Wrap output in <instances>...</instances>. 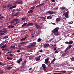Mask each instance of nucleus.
<instances>
[{"instance_id":"nucleus-13","label":"nucleus","mask_w":74,"mask_h":74,"mask_svg":"<svg viewBox=\"0 0 74 74\" xmlns=\"http://www.w3.org/2000/svg\"><path fill=\"white\" fill-rule=\"evenodd\" d=\"M3 29L4 30V33H7V29L6 28H3Z\"/></svg>"},{"instance_id":"nucleus-14","label":"nucleus","mask_w":74,"mask_h":74,"mask_svg":"<svg viewBox=\"0 0 74 74\" xmlns=\"http://www.w3.org/2000/svg\"><path fill=\"white\" fill-rule=\"evenodd\" d=\"M52 18V16H51V15L48 16L47 17V19H51Z\"/></svg>"},{"instance_id":"nucleus-62","label":"nucleus","mask_w":74,"mask_h":74,"mask_svg":"<svg viewBox=\"0 0 74 74\" xmlns=\"http://www.w3.org/2000/svg\"><path fill=\"white\" fill-rule=\"evenodd\" d=\"M40 52H42V50L41 49L40 51Z\"/></svg>"},{"instance_id":"nucleus-64","label":"nucleus","mask_w":74,"mask_h":74,"mask_svg":"<svg viewBox=\"0 0 74 74\" xmlns=\"http://www.w3.org/2000/svg\"><path fill=\"white\" fill-rule=\"evenodd\" d=\"M3 66H6V64H3Z\"/></svg>"},{"instance_id":"nucleus-44","label":"nucleus","mask_w":74,"mask_h":74,"mask_svg":"<svg viewBox=\"0 0 74 74\" xmlns=\"http://www.w3.org/2000/svg\"><path fill=\"white\" fill-rule=\"evenodd\" d=\"M69 48H68L67 47L66 49H65V52H66L67 51V50H69Z\"/></svg>"},{"instance_id":"nucleus-7","label":"nucleus","mask_w":74,"mask_h":74,"mask_svg":"<svg viewBox=\"0 0 74 74\" xmlns=\"http://www.w3.org/2000/svg\"><path fill=\"white\" fill-rule=\"evenodd\" d=\"M42 67H43V68L44 70H45V69L46 68V66L45 65V64H43L42 65Z\"/></svg>"},{"instance_id":"nucleus-53","label":"nucleus","mask_w":74,"mask_h":74,"mask_svg":"<svg viewBox=\"0 0 74 74\" xmlns=\"http://www.w3.org/2000/svg\"><path fill=\"white\" fill-rule=\"evenodd\" d=\"M46 46L48 47H49V44H46Z\"/></svg>"},{"instance_id":"nucleus-48","label":"nucleus","mask_w":74,"mask_h":74,"mask_svg":"<svg viewBox=\"0 0 74 74\" xmlns=\"http://www.w3.org/2000/svg\"><path fill=\"white\" fill-rule=\"evenodd\" d=\"M12 8H13V7H12V6L11 7H10L9 9V10H11V9H12Z\"/></svg>"},{"instance_id":"nucleus-8","label":"nucleus","mask_w":74,"mask_h":74,"mask_svg":"<svg viewBox=\"0 0 74 74\" xmlns=\"http://www.w3.org/2000/svg\"><path fill=\"white\" fill-rule=\"evenodd\" d=\"M48 60H49V59L48 58H47L45 60V62L46 64H48Z\"/></svg>"},{"instance_id":"nucleus-35","label":"nucleus","mask_w":74,"mask_h":74,"mask_svg":"<svg viewBox=\"0 0 74 74\" xmlns=\"http://www.w3.org/2000/svg\"><path fill=\"white\" fill-rule=\"evenodd\" d=\"M22 58H20L19 59V60L20 61V62H22Z\"/></svg>"},{"instance_id":"nucleus-40","label":"nucleus","mask_w":74,"mask_h":74,"mask_svg":"<svg viewBox=\"0 0 74 74\" xmlns=\"http://www.w3.org/2000/svg\"><path fill=\"white\" fill-rule=\"evenodd\" d=\"M62 10H66V8L64 7H62Z\"/></svg>"},{"instance_id":"nucleus-42","label":"nucleus","mask_w":74,"mask_h":74,"mask_svg":"<svg viewBox=\"0 0 74 74\" xmlns=\"http://www.w3.org/2000/svg\"><path fill=\"white\" fill-rule=\"evenodd\" d=\"M54 73H60V71H54Z\"/></svg>"},{"instance_id":"nucleus-2","label":"nucleus","mask_w":74,"mask_h":74,"mask_svg":"<svg viewBox=\"0 0 74 74\" xmlns=\"http://www.w3.org/2000/svg\"><path fill=\"white\" fill-rule=\"evenodd\" d=\"M59 27H56L54 29L52 30V32L53 33H55L58 32V30H59Z\"/></svg>"},{"instance_id":"nucleus-21","label":"nucleus","mask_w":74,"mask_h":74,"mask_svg":"<svg viewBox=\"0 0 74 74\" xmlns=\"http://www.w3.org/2000/svg\"><path fill=\"white\" fill-rule=\"evenodd\" d=\"M13 21L14 22H15V21H19V19H18V18H15L14 19H13Z\"/></svg>"},{"instance_id":"nucleus-16","label":"nucleus","mask_w":74,"mask_h":74,"mask_svg":"<svg viewBox=\"0 0 74 74\" xmlns=\"http://www.w3.org/2000/svg\"><path fill=\"white\" fill-rule=\"evenodd\" d=\"M8 37V36H5L4 37L2 38V39H3V40H4V39H6V38H7Z\"/></svg>"},{"instance_id":"nucleus-25","label":"nucleus","mask_w":74,"mask_h":74,"mask_svg":"<svg viewBox=\"0 0 74 74\" xmlns=\"http://www.w3.org/2000/svg\"><path fill=\"white\" fill-rule=\"evenodd\" d=\"M1 16V14H0V19H2V18H5V17L3 16Z\"/></svg>"},{"instance_id":"nucleus-15","label":"nucleus","mask_w":74,"mask_h":74,"mask_svg":"<svg viewBox=\"0 0 74 74\" xmlns=\"http://www.w3.org/2000/svg\"><path fill=\"white\" fill-rule=\"evenodd\" d=\"M10 48H12V49H15V48H16V47L14 46H10Z\"/></svg>"},{"instance_id":"nucleus-11","label":"nucleus","mask_w":74,"mask_h":74,"mask_svg":"<svg viewBox=\"0 0 74 74\" xmlns=\"http://www.w3.org/2000/svg\"><path fill=\"white\" fill-rule=\"evenodd\" d=\"M19 0H18L17 2V3L18 4H22V1H18Z\"/></svg>"},{"instance_id":"nucleus-55","label":"nucleus","mask_w":74,"mask_h":74,"mask_svg":"<svg viewBox=\"0 0 74 74\" xmlns=\"http://www.w3.org/2000/svg\"><path fill=\"white\" fill-rule=\"evenodd\" d=\"M9 56H10L12 57L13 56V55H12V54H10L9 55Z\"/></svg>"},{"instance_id":"nucleus-27","label":"nucleus","mask_w":74,"mask_h":74,"mask_svg":"<svg viewBox=\"0 0 74 74\" xmlns=\"http://www.w3.org/2000/svg\"><path fill=\"white\" fill-rule=\"evenodd\" d=\"M15 23V22H14L13 21L10 22V24L11 25H13L14 23Z\"/></svg>"},{"instance_id":"nucleus-18","label":"nucleus","mask_w":74,"mask_h":74,"mask_svg":"<svg viewBox=\"0 0 74 74\" xmlns=\"http://www.w3.org/2000/svg\"><path fill=\"white\" fill-rule=\"evenodd\" d=\"M60 18H58L56 19V22H58V21H60Z\"/></svg>"},{"instance_id":"nucleus-47","label":"nucleus","mask_w":74,"mask_h":74,"mask_svg":"<svg viewBox=\"0 0 74 74\" xmlns=\"http://www.w3.org/2000/svg\"><path fill=\"white\" fill-rule=\"evenodd\" d=\"M16 6V5H15L12 6V7H13V8H15Z\"/></svg>"},{"instance_id":"nucleus-12","label":"nucleus","mask_w":74,"mask_h":74,"mask_svg":"<svg viewBox=\"0 0 74 74\" xmlns=\"http://www.w3.org/2000/svg\"><path fill=\"white\" fill-rule=\"evenodd\" d=\"M7 45H5L1 47V48L2 49H4L5 48H7Z\"/></svg>"},{"instance_id":"nucleus-38","label":"nucleus","mask_w":74,"mask_h":74,"mask_svg":"<svg viewBox=\"0 0 74 74\" xmlns=\"http://www.w3.org/2000/svg\"><path fill=\"white\" fill-rule=\"evenodd\" d=\"M59 52V51H58L57 50L54 53H57Z\"/></svg>"},{"instance_id":"nucleus-57","label":"nucleus","mask_w":74,"mask_h":74,"mask_svg":"<svg viewBox=\"0 0 74 74\" xmlns=\"http://www.w3.org/2000/svg\"><path fill=\"white\" fill-rule=\"evenodd\" d=\"M22 66H25V64L24 63H23L22 64Z\"/></svg>"},{"instance_id":"nucleus-17","label":"nucleus","mask_w":74,"mask_h":74,"mask_svg":"<svg viewBox=\"0 0 74 74\" xmlns=\"http://www.w3.org/2000/svg\"><path fill=\"white\" fill-rule=\"evenodd\" d=\"M26 38H27V37H26V36H25V38H24L23 39H21L20 40L21 41H23V40H26Z\"/></svg>"},{"instance_id":"nucleus-60","label":"nucleus","mask_w":74,"mask_h":74,"mask_svg":"<svg viewBox=\"0 0 74 74\" xmlns=\"http://www.w3.org/2000/svg\"><path fill=\"white\" fill-rule=\"evenodd\" d=\"M2 33V32H3L4 33V31L3 30H0V32Z\"/></svg>"},{"instance_id":"nucleus-1","label":"nucleus","mask_w":74,"mask_h":74,"mask_svg":"<svg viewBox=\"0 0 74 74\" xmlns=\"http://www.w3.org/2000/svg\"><path fill=\"white\" fill-rule=\"evenodd\" d=\"M34 25V23H26L23 24L21 25V26L22 27H25V26L28 27L29 26H32V25Z\"/></svg>"},{"instance_id":"nucleus-61","label":"nucleus","mask_w":74,"mask_h":74,"mask_svg":"<svg viewBox=\"0 0 74 74\" xmlns=\"http://www.w3.org/2000/svg\"><path fill=\"white\" fill-rule=\"evenodd\" d=\"M68 15H69V14H66V13H65V16H68Z\"/></svg>"},{"instance_id":"nucleus-28","label":"nucleus","mask_w":74,"mask_h":74,"mask_svg":"<svg viewBox=\"0 0 74 74\" xmlns=\"http://www.w3.org/2000/svg\"><path fill=\"white\" fill-rule=\"evenodd\" d=\"M66 72H67V71H60V73H66Z\"/></svg>"},{"instance_id":"nucleus-30","label":"nucleus","mask_w":74,"mask_h":74,"mask_svg":"<svg viewBox=\"0 0 74 74\" xmlns=\"http://www.w3.org/2000/svg\"><path fill=\"white\" fill-rule=\"evenodd\" d=\"M55 13V12H50V14H54Z\"/></svg>"},{"instance_id":"nucleus-36","label":"nucleus","mask_w":74,"mask_h":74,"mask_svg":"<svg viewBox=\"0 0 74 74\" xmlns=\"http://www.w3.org/2000/svg\"><path fill=\"white\" fill-rule=\"evenodd\" d=\"M31 8L32 10H34L35 8V7L34 6L33 7H31Z\"/></svg>"},{"instance_id":"nucleus-34","label":"nucleus","mask_w":74,"mask_h":74,"mask_svg":"<svg viewBox=\"0 0 74 74\" xmlns=\"http://www.w3.org/2000/svg\"><path fill=\"white\" fill-rule=\"evenodd\" d=\"M0 34L1 36H3V35L4 34V33H3V32H0Z\"/></svg>"},{"instance_id":"nucleus-32","label":"nucleus","mask_w":74,"mask_h":74,"mask_svg":"<svg viewBox=\"0 0 74 74\" xmlns=\"http://www.w3.org/2000/svg\"><path fill=\"white\" fill-rule=\"evenodd\" d=\"M18 15V13H16L13 15V16H17Z\"/></svg>"},{"instance_id":"nucleus-41","label":"nucleus","mask_w":74,"mask_h":74,"mask_svg":"<svg viewBox=\"0 0 74 74\" xmlns=\"http://www.w3.org/2000/svg\"><path fill=\"white\" fill-rule=\"evenodd\" d=\"M20 44H26V42H22L20 43Z\"/></svg>"},{"instance_id":"nucleus-54","label":"nucleus","mask_w":74,"mask_h":74,"mask_svg":"<svg viewBox=\"0 0 74 74\" xmlns=\"http://www.w3.org/2000/svg\"><path fill=\"white\" fill-rule=\"evenodd\" d=\"M50 11H48L47 12V14H50Z\"/></svg>"},{"instance_id":"nucleus-59","label":"nucleus","mask_w":74,"mask_h":74,"mask_svg":"<svg viewBox=\"0 0 74 74\" xmlns=\"http://www.w3.org/2000/svg\"><path fill=\"white\" fill-rule=\"evenodd\" d=\"M65 17L66 18H69V16H65Z\"/></svg>"},{"instance_id":"nucleus-52","label":"nucleus","mask_w":74,"mask_h":74,"mask_svg":"<svg viewBox=\"0 0 74 74\" xmlns=\"http://www.w3.org/2000/svg\"><path fill=\"white\" fill-rule=\"evenodd\" d=\"M21 61L19 60H18L17 61L18 63H20Z\"/></svg>"},{"instance_id":"nucleus-22","label":"nucleus","mask_w":74,"mask_h":74,"mask_svg":"<svg viewBox=\"0 0 74 74\" xmlns=\"http://www.w3.org/2000/svg\"><path fill=\"white\" fill-rule=\"evenodd\" d=\"M33 12V10H30L28 11V13H29V14H31V13H32Z\"/></svg>"},{"instance_id":"nucleus-10","label":"nucleus","mask_w":74,"mask_h":74,"mask_svg":"<svg viewBox=\"0 0 74 74\" xmlns=\"http://www.w3.org/2000/svg\"><path fill=\"white\" fill-rule=\"evenodd\" d=\"M54 35L56 36H59L60 35V33L59 32H57L54 33Z\"/></svg>"},{"instance_id":"nucleus-23","label":"nucleus","mask_w":74,"mask_h":74,"mask_svg":"<svg viewBox=\"0 0 74 74\" xmlns=\"http://www.w3.org/2000/svg\"><path fill=\"white\" fill-rule=\"evenodd\" d=\"M7 68L8 69V70H10L11 69H12V67L11 66H8L7 67Z\"/></svg>"},{"instance_id":"nucleus-9","label":"nucleus","mask_w":74,"mask_h":74,"mask_svg":"<svg viewBox=\"0 0 74 74\" xmlns=\"http://www.w3.org/2000/svg\"><path fill=\"white\" fill-rule=\"evenodd\" d=\"M14 27V26H13L12 25H9L8 26V29H13Z\"/></svg>"},{"instance_id":"nucleus-19","label":"nucleus","mask_w":74,"mask_h":74,"mask_svg":"<svg viewBox=\"0 0 74 74\" xmlns=\"http://www.w3.org/2000/svg\"><path fill=\"white\" fill-rule=\"evenodd\" d=\"M69 45H71V44H72L73 43V41H70L69 42Z\"/></svg>"},{"instance_id":"nucleus-31","label":"nucleus","mask_w":74,"mask_h":74,"mask_svg":"<svg viewBox=\"0 0 74 74\" xmlns=\"http://www.w3.org/2000/svg\"><path fill=\"white\" fill-rule=\"evenodd\" d=\"M42 39H41L40 38H39L38 39V42H40V41H41Z\"/></svg>"},{"instance_id":"nucleus-37","label":"nucleus","mask_w":74,"mask_h":74,"mask_svg":"<svg viewBox=\"0 0 74 74\" xmlns=\"http://www.w3.org/2000/svg\"><path fill=\"white\" fill-rule=\"evenodd\" d=\"M25 19H27L26 17L23 18L21 19L22 21H24Z\"/></svg>"},{"instance_id":"nucleus-51","label":"nucleus","mask_w":74,"mask_h":74,"mask_svg":"<svg viewBox=\"0 0 74 74\" xmlns=\"http://www.w3.org/2000/svg\"><path fill=\"white\" fill-rule=\"evenodd\" d=\"M1 44L2 45H4V42H3L2 43H1Z\"/></svg>"},{"instance_id":"nucleus-49","label":"nucleus","mask_w":74,"mask_h":74,"mask_svg":"<svg viewBox=\"0 0 74 74\" xmlns=\"http://www.w3.org/2000/svg\"><path fill=\"white\" fill-rule=\"evenodd\" d=\"M16 52H21V51L20 50H17V51H16Z\"/></svg>"},{"instance_id":"nucleus-3","label":"nucleus","mask_w":74,"mask_h":74,"mask_svg":"<svg viewBox=\"0 0 74 74\" xmlns=\"http://www.w3.org/2000/svg\"><path fill=\"white\" fill-rule=\"evenodd\" d=\"M34 25L37 28V29H41V27L39 26L37 23H34Z\"/></svg>"},{"instance_id":"nucleus-58","label":"nucleus","mask_w":74,"mask_h":74,"mask_svg":"<svg viewBox=\"0 0 74 74\" xmlns=\"http://www.w3.org/2000/svg\"><path fill=\"white\" fill-rule=\"evenodd\" d=\"M12 53V51H10L8 52V53Z\"/></svg>"},{"instance_id":"nucleus-39","label":"nucleus","mask_w":74,"mask_h":74,"mask_svg":"<svg viewBox=\"0 0 74 74\" xmlns=\"http://www.w3.org/2000/svg\"><path fill=\"white\" fill-rule=\"evenodd\" d=\"M18 22H17L16 23H14V24L13 25L14 26L15 25H16L17 24H18Z\"/></svg>"},{"instance_id":"nucleus-46","label":"nucleus","mask_w":74,"mask_h":74,"mask_svg":"<svg viewBox=\"0 0 74 74\" xmlns=\"http://www.w3.org/2000/svg\"><path fill=\"white\" fill-rule=\"evenodd\" d=\"M47 45L46 44H45L44 45V48H47Z\"/></svg>"},{"instance_id":"nucleus-26","label":"nucleus","mask_w":74,"mask_h":74,"mask_svg":"<svg viewBox=\"0 0 74 74\" xmlns=\"http://www.w3.org/2000/svg\"><path fill=\"white\" fill-rule=\"evenodd\" d=\"M55 60V58H54L52 60V61L51 62V64H52L53 62H54V61Z\"/></svg>"},{"instance_id":"nucleus-4","label":"nucleus","mask_w":74,"mask_h":74,"mask_svg":"<svg viewBox=\"0 0 74 74\" xmlns=\"http://www.w3.org/2000/svg\"><path fill=\"white\" fill-rule=\"evenodd\" d=\"M40 58H41V56H39L38 57H35V60L36 61H38L40 60Z\"/></svg>"},{"instance_id":"nucleus-56","label":"nucleus","mask_w":74,"mask_h":74,"mask_svg":"<svg viewBox=\"0 0 74 74\" xmlns=\"http://www.w3.org/2000/svg\"><path fill=\"white\" fill-rule=\"evenodd\" d=\"M53 74H62V73H54Z\"/></svg>"},{"instance_id":"nucleus-6","label":"nucleus","mask_w":74,"mask_h":74,"mask_svg":"<svg viewBox=\"0 0 74 74\" xmlns=\"http://www.w3.org/2000/svg\"><path fill=\"white\" fill-rule=\"evenodd\" d=\"M35 45H36V42H34L32 43V45H31V47H34L35 46Z\"/></svg>"},{"instance_id":"nucleus-63","label":"nucleus","mask_w":74,"mask_h":74,"mask_svg":"<svg viewBox=\"0 0 74 74\" xmlns=\"http://www.w3.org/2000/svg\"><path fill=\"white\" fill-rule=\"evenodd\" d=\"M37 2L36 1L34 2V4H37Z\"/></svg>"},{"instance_id":"nucleus-43","label":"nucleus","mask_w":74,"mask_h":74,"mask_svg":"<svg viewBox=\"0 0 74 74\" xmlns=\"http://www.w3.org/2000/svg\"><path fill=\"white\" fill-rule=\"evenodd\" d=\"M11 6H12V5L9 4L8 6V7H11Z\"/></svg>"},{"instance_id":"nucleus-24","label":"nucleus","mask_w":74,"mask_h":74,"mask_svg":"<svg viewBox=\"0 0 74 74\" xmlns=\"http://www.w3.org/2000/svg\"><path fill=\"white\" fill-rule=\"evenodd\" d=\"M72 47V45H69V47H67L68 49H70Z\"/></svg>"},{"instance_id":"nucleus-29","label":"nucleus","mask_w":74,"mask_h":74,"mask_svg":"<svg viewBox=\"0 0 74 74\" xmlns=\"http://www.w3.org/2000/svg\"><path fill=\"white\" fill-rule=\"evenodd\" d=\"M71 61H72L73 62H74V57H73L71 59Z\"/></svg>"},{"instance_id":"nucleus-33","label":"nucleus","mask_w":74,"mask_h":74,"mask_svg":"<svg viewBox=\"0 0 74 74\" xmlns=\"http://www.w3.org/2000/svg\"><path fill=\"white\" fill-rule=\"evenodd\" d=\"M40 18H41V19H45L46 18L45 17H43V16L40 17Z\"/></svg>"},{"instance_id":"nucleus-50","label":"nucleus","mask_w":74,"mask_h":74,"mask_svg":"<svg viewBox=\"0 0 74 74\" xmlns=\"http://www.w3.org/2000/svg\"><path fill=\"white\" fill-rule=\"evenodd\" d=\"M65 44H68L69 45V43L68 41H66L65 42Z\"/></svg>"},{"instance_id":"nucleus-45","label":"nucleus","mask_w":74,"mask_h":74,"mask_svg":"<svg viewBox=\"0 0 74 74\" xmlns=\"http://www.w3.org/2000/svg\"><path fill=\"white\" fill-rule=\"evenodd\" d=\"M66 55V53H64L62 55V56H64Z\"/></svg>"},{"instance_id":"nucleus-20","label":"nucleus","mask_w":74,"mask_h":74,"mask_svg":"<svg viewBox=\"0 0 74 74\" xmlns=\"http://www.w3.org/2000/svg\"><path fill=\"white\" fill-rule=\"evenodd\" d=\"M6 59H8V60H12V59H13V58H12L10 57H7L6 58Z\"/></svg>"},{"instance_id":"nucleus-5","label":"nucleus","mask_w":74,"mask_h":74,"mask_svg":"<svg viewBox=\"0 0 74 74\" xmlns=\"http://www.w3.org/2000/svg\"><path fill=\"white\" fill-rule=\"evenodd\" d=\"M45 4L44 3H41L38 5L36 6V7L37 8V7H41V6H42V5H44Z\"/></svg>"}]
</instances>
